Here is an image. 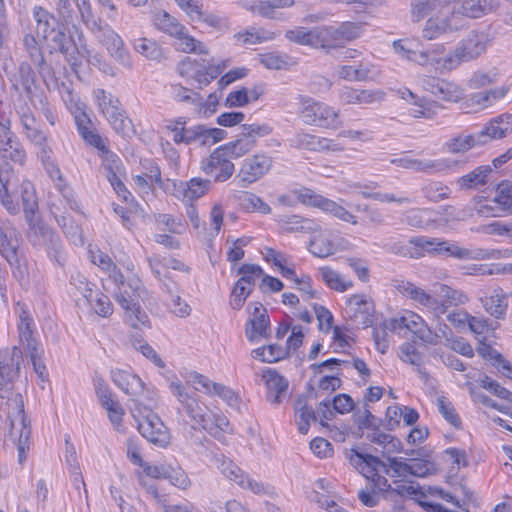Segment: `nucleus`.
<instances>
[{"instance_id":"58836bf2","label":"nucleus","mask_w":512,"mask_h":512,"mask_svg":"<svg viewBox=\"0 0 512 512\" xmlns=\"http://www.w3.org/2000/svg\"><path fill=\"white\" fill-rule=\"evenodd\" d=\"M20 250V241L16 229L9 221L0 219V255L13 257V252Z\"/></svg>"},{"instance_id":"864d4df0","label":"nucleus","mask_w":512,"mask_h":512,"mask_svg":"<svg viewBox=\"0 0 512 512\" xmlns=\"http://www.w3.org/2000/svg\"><path fill=\"white\" fill-rule=\"evenodd\" d=\"M256 146V140H250L241 132L238 138L234 141L221 145L220 147L232 158L237 159L248 152H250Z\"/></svg>"},{"instance_id":"a211bd4d","label":"nucleus","mask_w":512,"mask_h":512,"mask_svg":"<svg viewBox=\"0 0 512 512\" xmlns=\"http://www.w3.org/2000/svg\"><path fill=\"white\" fill-rule=\"evenodd\" d=\"M110 56L125 68H132V59L121 36L109 25L100 26L93 32Z\"/></svg>"},{"instance_id":"de8ad7c7","label":"nucleus","mask_w":512,"mask_h":512,"mask_svg":"<svg viewBox=\"0 0 512 512\" xmlns=\"http://www.w3.org/2000/svg\"><path fill=\"white\" fill-rule=\"evenodd\" d=\"M371 74V65L360 62L357 65H341L337 68L339 78L347 81H366Z\"/></svg>"},{"instance_id":"1a4fd4ad","label":"nucleus","mask_w":512,"mask_h":512,"mask_svg":"<svg viewBox=\"0 0 512 512\" xmlns=\"http://www.w3.org/2000/svg\"><path fill=\"white\" fill-rule=\"evenodd\" d=\"M393 49L396 54L409 61L422 66L432 65L445 70L442 68L443 60L445 59V56L442 55L446 50L444 44H433L426 50H418V44L416 41L400 39L393 42Z\"/></svg>"},{"instance_id":"e2e57ef3","label":"nucleus","mask_w":512,"mask_h":512,"mask_svg":"<svg viewBox=\"0 0 512 512\" xmlns=\"http://www.w3.org/2000/svg\"><path fill=\"white\" fill-rule=\"evenodd\" d=\"M399 357L403 362L416 366L417 371L422 377L427 376V373L421 368L423 364L422 354L418 351L414 343H403L399 347Z\"/></svg>"},{"instance_id":"aec40b11","label":"nucleus","mask_w":512,"mask_h":512,"mask_svg":"<svg viewBox=\"0 0 512 512\" xmlns=\"http://www.w3.org/2000/svg\"><path fill=\"white\" fill-rule=\"evenodd\" d=\"M477 211L482 215L492 217L512 213V182L503 181L498 184L494 198L490 201L479 202Z\"/></svg>"},{"instance_id":"6e6552de","label":"nucleus","mask_w":512,"mask_h":512,"mask_svg":"<svg viewBox=\"0 0 512 512\" xmlns=\"http://www.w3.org/2000/svg\"><path fill=\"white\" fill-rule=\"evenodd\" d=\"M15 113L23 128L26 139L38 148L37 157L40 161L53 157V149L49 145V137L36 127V118L29 106L23 100L15 103Z\"/></svg>"},{"instance_id":"4d7b16f0","label":"nucleus","mask_w":512,"mask_h":512,"mask_svg":"<svg viewBox=\"0 0 512 512\" xmlns=\"http://www.w3.org/2000/svg\"><path fill=\"white\" fill-rule=\"evenodd\" d=\"M195 12V14H191V21L193 22L203 23L206 26L216 30L228 28V19L218 13L206 10L203 11L200 8L198 10H195Z\"/></svg>"},{"instance_id":"5fc2aeb1","label":"nucleus","mask_w":512,"mask_h":512,"mask_svg":"<svg viewBox=\"0 0 512 512\" xmlns=\"http://www.w3.org/2000/svg\"><path fill=\"white\" fill-rule=\"evenodd\" d=\"M321 137L304 131H299L289 139V145L296 149L321 152Z\"/></svg>"},{"instance_id":"4468645a","label":"nucleus","mask_w":512,"mask_h":512,"mask_svg":"<svg viewBox=\"0 0 512 512\" xmlns=\"http://www.w3.org/2000/svg\"><path fill=\"white\" fill-rule=\"evenodd\" d=\"M274 164L272 156L258 152L243 160L236 175L240 187L246 188L266 176Z\"/></svg>"},{"instance_id":"f704fd0d","label":"nucleus","mask_w":512,"mask_h":512,"mask_svg":"<svg viewBox=\"0 0 512 512\" xmlns=\"http://www.w3.org/2000/svg\"><path fill=\"white\" fill-rule=\"evenodd\" d=\"M77 131L84 142L100 153L108 146V139L103 138L95 129L90 128L91 121L85 113L75 116Z\"/></svg>"},{"instance_id":"412c9836","label":"nucleus","mask_w":512,"mask_h":512,"mask_svg":"<svg viewBox=\"0 0 512 512\" xmlns=\"http://www.w3.org/2000/svg\"><path fill=\"white\" fill-rule=\"evenodd\" d=\"M22 361L23 353L17 346L0 349V387L13 385L19 377Z\"/></svg>"},{"instance_id":"a18cd8bd","label":"nucleus","mask_w":512,"mask_h":512,"mask_svg":"<svg viewBox=\"0 0 512 512\" xmlns=\"http://www.w3.org/2000/svg\"><path fill=\"white\" fill-rule=\"evenodd\" d=\"M90 260L93 264L98 266L104 273L107 274L110 280H119L121 277V270L113 262L111 257L102 252L101 250H89Z\"/></svg>"},{"instance_id":"c85d7f7f","label":"nucleus","mask_w":512,"mask_h":512,"mask_svg":"<svg viewBox=\"0 0 512 512\" xmlns=\"http://www.w3.org/2000/svg\"><path fill=\"white\" fill-rule=\"evenodd\" d=\"M276 221L282 231L286 233L300 232L310 234L320 230V225L315 220L296 214L279 215Z\"/></svg>"},{"instance_id":"bb28decb","label":"nucleus","mask_w":512,"mask_h":512,"mask_svg":"<svg viewBox=\"0 0 512 512\" xmlns=\"http://www.w3.org/2000/svg\"><path fill=\"white\" fill-rule=\"evenodd\" d=\"M391 163L405 169H410L415 172H422L427 174L443 172L450 167V163L447 159L432 160L402 157L391 160Z\"/></svg>"},{"instance_id":"c756f323","label":"nucleus","mask_w":512,"mask_h":512,"mask_svg":"<svg viewBox=\"0 0 512 512\" xmlns=\"http://www.w3.org/2000/svg\"><path fill=\"white\" fill-rule=\"evenodd\" d=\"M263 379L267 388V399L271 404L279 405L287 393L289 386L288 380L272 369L264 371Z\"/></svg>"},{"instance_id":"9b49d317","label":"nucleus","mask_w":512,"mask_h":512,"mask_svg":"<svg viewBox=\"0 0 512 512\" xmlns=\"http://www.w3.org/2000/svg\"><path fill=\"white\" fill-rule=\"evenodd\" d=\"M300 103L299 115L305 124L323 128L336 126L339 111L332 106L304 96H300Z\"/></svg>"},{"instance_id":"774afa93","label":"nucleus","mask_w":512,"mask_h":512,"mask_svg":"<svg viewBox=\"0 0 512 512\" xmlns=\"http://www.w3.org/2000/svg\"><path fill=\"white\" fill-rule=\"evenodd\" d=\"M101 158L102 165L107 172V179L112 176V174L119 175L122 169V161L110 148L107 146L100 153H98Z\"/></svg>"},{"instance_id":"f3484780","label":"nucleus","mask_w":512,"mask_h":512,"mask_svg":"<svg viewBox=\"0 0 512 512\" xmlns=\"http://www.w3.org/2000/svg\"><path fill=\"white\" fill-rule=\"evenodd\" d=\"M111 379L119 389L131 396L137 407L142 406L145 399L150 402L154 400L146 390L144 382L135 374L125 370H112Z\"/></svg>"},{"instance_id":"338daca9","label":"nucleus","mask_w":512,"mask_h":512,"mask_svg":"<svg viewBox=\"0 0 512 512\" xmlns=\"http://www.w3.org/2000/svg\"><path fill=\"white\" fill-rule=\"evenodd\" d=\"M240 205L244 210L248 212L259 211L262 214L271 213V207L259 196L250 192H244V194L240 197Z\"/></svg>"},{"instance_id":"37998d69","label":"nucleus","mask_w":512,"mask_h":512,"mask_svg":"<svg viewBox=\"0 0 512 512\" xmlns=\"http://www.w3.org/2000/svg\"><path fill=\"white\" fill-rule=\"evenodd\" d=\"M10 265L13 278L27 290L31 284V276L27 263L19 256V251L13 252V257L4 258Z\"/></svg>"},{"instance_id":"f03ea898","label":"nucleus","mask_w":512,"mask_h":512,"mask_svg":"<svg viewBox=\"0 0 512 512\" xmlns=\"http://www.w3.org/2000/svg\"><path fill=\"white\" fill-rule=\"evenodd\" d=\"M0 407L10 421V437L17 443L18 462L23 464L30 448V421L24 412L23 396L13 390V385L0 387Z\"/></svg>"},{"instance_id":"cd10ccee","label":"nucleus","mask_w":512,"mask_h":512,"mask_svg":"<svg viewBox=\"0 0 512 512\" xmlns=\"http://www.w3.org/2000/svg\"><path fill=\"white\" fill-rule=\"evenodd\" d=\"M270 330V319L267 310L258 303L252 312V317L246 323L245 334L250 342L256 341L258 338H267Z\"/></svg>"},{"instance_id":"5701e85b","label":"nucleus","mask_w":512,"mask_h":512,"mask_svg":"<svg viewBox=\"0 0 512 512\" xmlns=\"http://www.w3.org/2000/svg\"><path fill=\"white\" fill-rule=\"evenodd\" d=\"M500 6L498 0H451L452 14L477 19L495 12Z\"/></svg>"},{"instance_id":"c03bdc74","label":"nucleus","mask_w":512,"mask_h":512,"mask_svg":"<svg viewBox=\"0 0 512 512\" xmlns=\"http://www.w3.org/2000/svg\"><path fill=\"white\" fill-rule=\"evenodd\" d=\"M295 418L298 430L301 434H306L309 430L310 421L316 420V413L311 406L307 404L305 397H298L295 401Z\"/></svg>"},{"instance_id":"72a5a7b5","label":"nucleus","mask_w":512,"mask_h":512,"mask_svg":"<svg viewBox=\"0 0 512 512\" xmlns=\"http://www.w3.org/2000/svg\"><path fill=\"white\" fill-rule=\"evenodd\" d=\"M23 45L31 62L36 66L39 75L48 86L47 77L51 74L52 69L44 59L39 42L32 34L28 33L23 38Z\"/></svg>"},{"instance_id":"680f3d73","label":"nucleus","mask_w":512,"mask_h":512,"mask_svg":"<svg viewBox=\"0 0 512 512\" xmlns=\"http://www.w3.org/2000/svg\"><path fill=\"white\" fill-rule=\"evenodd\" d=\"M421 192L423 196L433 203L445 200L450 195V189L448 186L440 181H427L421 186Z\"/></svg>"},{"instance_id":"7c9ffc66","label":"nucleus","mask_w":512,"mask_h":512,"mask_svg":"<svg viewBox=\"0 0 512 512\" xmlns=\"http://www.w3.org/2000/svg\"><path fill=\"white\" fill-rule=\"evenodd\" d=\"M512 132V114L504 113L494 119L479 133L478 142L484 144L488 139H501Z\"/></svg>"},{"instance_id":"052dcab7","label":"nucleus","mask_w":512,"mask_h":512,"mask_svg":"<svg viewBox=\"0 0 512 512\" xmlns=\"http://www.w3.org/2000/svg\"><path fill=\"white\" fill-rule=\"evenodd\" d=\"M321 280L330 288L339 292H344L352 287V282L344 281L340 274L328 266L318 269Z\"/></svg>"},{"instance_id":"3c124183","label":"nucleus","mask_w":512,"mask_h":512,"mask_svg":"<svg viewBox=\"0 0 512 512\" xmlns=\"http://www.w3.org/2000/svg\"><path fill=\"white\" fill-rule=\"evenodd\" d=\"M285 38L299 45L319 48L317 28L308 30L305 27H296L285 32Z\"/></svg>"},{"instance_id":"0eeeda50","label":"nucleus","mask_w":512,"mask_h":512,"mask_svg":"<svg viewBox=\"0 0 512 512\" xmlns=\"http://www.w3.org/2000/svg\"><path fill=\"white\" fill-rule=\"evenodd\" d=\"M93 96L100 112L116 133L129 136L134 132L132 121L126 116L118 98L100 88L94 90Z\"/></svg>"},{"instance_id":"7ed1b4c3","label":"nucleus","mask_w":512,"mask_h":512,"mask_svg":"<svg viewBox=\"0 0 512 512\" xmlns=\"http://www.w3.org/2000/svg\"><path fill=\"white\" fill-rule=\"evenodd\" d=\"M489 30H471L452 53L445 55L442 68L451 71L463 62H470L483 55L493 42Z\"/></svg>"},{"instance_id":"603ef678","label":"nucleus","mask_w":512,"mask_h":512,"mask_svg":"<svg viewBox=\"0 0 512 512\" xmlns=\"http://www.w3.org/2000/svg\"><path fill=\"white\" fill-rule=\"evenodd\" d=\"M176 50L183 53L208 54V48L201 41L189 35L186 27L183 29V35L174 36Z\"/></svg>"},{"instance_id":"69168bd1","label":"nucleus","mask_w":512,"mask_h":512,"mask_svg":"<svg viewBox=\"0 0 512 512\" xmlns=\"http://www.w3.org/2000/svg\"><path fill=\"white\" fill-rule=\"evenodd\" d=\"M187 383H191L195 386L197 391H200L208 396H215V390H217L220 383L214 382L209 379L207 376L198 373L196 371H192L187 376Z\"/></svg>"},{"instance_id":"6e6d98bb","label":"nucleus","mask_w":512,"mask_h":512,"mask_svg":"<svg viewBox=\"0 0 512 512\" xmlns=\"http://www.w3.org/2000/svg\"><path fill=\"white\" fill-rule=\"evenodd\" d=\"M317 36L319 48L330 49L345 42L339 26L317 27Z\"/></svg>"},{"instance_id":"2eb2a0df","label":"nucleus","mask_w":512,"mask_h":512,"mask_svg":"<svg viewBox=\"0 0 512 512\" xmlns=\"http://www.w3.org/2000/svg\"><path fill=\"white\" fill-rule=\"evenodd\" d=\"M12 88L17 92V97L13 99V110L15 111V103L18 100H23L28 104V101H33L35 96L40 94L39 86L36 83V75L31 65L28 62H21L17 71L13 74Z\"/></svg>"},{"instance_id":"e433bc0d","label":"nucleus","mask_w":512,"mask_h":512,"mask_svg":"<svg viewBox=\"0 0 512 512\" xmlns=\"http://www.w3.org/2000/svg\"><path fill=\"white\" fill-rule=\"evenodd\" d=\"M406 329L423 343L430 345H436L438 343L439 336L431 330L420 315L410 310H407Z\"/></svg>"},{"instance_id":"6ab92c4d","label":"nucleus","mask_w":512,"mask_h":512,"mask_svg":"<svg viewBox=\"0 0 512 512\" xmlns=\"http://www.w3.org/2000/svg\"><path fill=\"white\" fill-rule=\"evenodd\" d=\"M0 156L16 164L24 165L27 153L10 127V120L0 116Z\"/></svg>"},{"instance_id":"a19ab883","label":"nucleus","mask_w":512,"mask_h":512,"mask_svg":"<svg viewBox=\"0 0 512 512\" xmlns=\"http://www.w3.org/2000/svg\"><path fill=\"white\" fill-rule=\"evenodd\" d=\"M33 17L36 22V33L43 39H47L58 27V20L53 14L41 6L33 9Z\"/></svg>"},{"instance_id":"13d9d810","label":"nucleus","mask_w":512,"mask_h":512,"mask_svg":"<svg viewBox=\"0 0 512 512\" xmlns=\"http://www.w3.org/2000/svg\"><path fill=\"white\" fill-rule=\"evenodd\" d=\"M277 33L265 29H248L243 33H237L234 38L244 45L260 44L272 41L276 38Z\"/></svg>"},{"instance_id":"ea45409f","label":"nucleus","mask_w":512,"mask_h":512,"mask_svg":"<svg viewBox=\"0 0 512 512\" xmlns=\"http://www.w3.org/2000/svg\"><path fill=\"white\" fill-rule=\"evenodd\" d=\"M450 6L451 0H412L411 17L414 22H419L432 12H440Z\"/></svg>"},{"instance_id":"9d476101","label":"nucleus","mask_w":512,"mask_h":512,"mask_svg":"<svg viewBox=\"0 0 512 512\" xmlns=\"http://www.w3.org/2000/svg\"><path fill=\"white\" fill-rule=\"evenodd\" d=\"M138 416L137 428L140 434L150 443L159 447H166L170 442V433L160 417L146 406L136 407Z\"/></svg>"},{"instance_id":"ddd939ff","label":"nucleus","mask_w":512,"mask_h":512,"mask_svg":"<svg viewBox=\"0 0 512 512\" xmlns=\"http://www.w3.org/2000/svg\"><path fill=\"white\" fill-rule=\"evenodd\" d=\"M30 229L33 234L29 237L33 245L42 244L49 259L63 267L67 261V253L59 234L42 223H37Z\"/></svg>"},{"instance_id":"39448f33","label":"nucleus","mask_w":512,"mask_h":512,"mask_svg":"<svg viewBox=\"0 0 512 512\" xmlns=\"http://www.w3.org/2000/svg\"><path fill=\"white\" fill-rule=\"evenodd\" d=\"M349 463L357 469L369 483V487L377 493H383L385 497L389 494L391 485L386 477L379 473L383 471L390 476V469L379 457L363 453L357 449H351L346 453Z\"/></svg>"},{"instance_id":"f257e3e1","label":"nucleus","mask_w":512,"mask_h":512,"mask_svg":"<svg viewBox=\"0 0 512 512\" xmlns=\"http://www.w3.org/2000/svg\"><path fill=\"white\" fill-rule=\"evenodd\" d=\"M393 287L415 305L424 307L437 318L445 314L450 306L465 304L468 301V296L462 291L445 284L440 285L439 292L442 299H438L420 286L407 280L396 279L393 281Z\"/></svg>"},{"instance_id":"c9c22d12","label":"nucleus","mask_w":512,"mask_h":512,"mask_svg":"<svg viewBox=\"0 0 512 512\" xmlns=\"http://www.w3.org/2000/svg\"><path fill=\"white\" fill-rule=\"evenodd\" d=\"M409 243L413 245L412 249L402 248L399 253L402 256H409L411 258H420L424 256L425 252L442 254L439 248H442L443 241L438 238H429L426 236H417L409 240Z\"/></svg>"},{"instance_id":"b1692460","label":"nucleus","mask_w":512,"mask_h":512,"mask_svg":"<svg viewBox=\"0 0 512 512\" xmlns=\"http://www.w3.org/2000/svg\"><path fill=\"white\" fill-rule=\"evenodd\" d=\"M172 187L173 196L182 201H193L208 193L211 181L198 177L191 178L189 181L173 180Z\"/></svg>"},{"instance_id":"09e8293b","label":"nucleus","mask_w":512,"mask_h":512,"mask_svg":"<svg viewBox=\"0 0 512 512\" xmlns=\"http://www.w3.org/2000/svg\"><path fill=\"white\" fill-rule=\"evenodd\" d=\"M449 31H451V25L448 16H434L425 22L422 36L427 40H433Z\"/></svg>"},{"instance_id":"20e7f679","label":"nucleus","mask_w":512,"mask_h":512,"mask_svg":"<svg viewBox=\"0 0 512 512\" xmlns=\"http://www.w3.org/2000/svg\"><path fill=\"white\" fill-rule=\"evenodd\" d=\"M115 286V300L126 311L127 321L133 328H139L140 325H148V315L139 305V290L141 281L136 278L125 280L121 273L119 280H111Z\"/></svg>"},{"instance_id":"473e14b6","label":"nucleus","mask_w":512,"mask_h":512,"mask_svg":"<svg viewBox=\"0 0 512 512\" xmlns=\"http://www.w3.org/2000/svg\"><path fill=\"white\" fill-rule=\"evenodd\" d=\"M385 93L381 90L355 89L344 87L339 92L340 100L345 104H372L384 99Z\"/></svg>"},{"instance_id":"49530a36","label":"nucleus","mask_w":512,"mask_h":512,"mask_svg":"<svg viewBox=\"0 0 512 512\" xmlns=\"http://www.w3.org/2000/svg\"><path fill=\"white\" fill-rule=\"evenodd\" d=\"M492 172L489 165L476 167L473 171L461 176L457 184L461 189H473L487 183V177Z\"/></svg>"},{"instance_id":"393cba45","label":"nucleus","mask_w":512,"mask_h":512,"mask_svg":"<svg viewBox=\"0 0 512 512\" xmlns=\"http://www.w3.org/2000/svg\"><path fill=\"white\" fill-rule=\"evenodd\" d=\"M221 472L229 480L236 482L239 486L244 489H248L251 492L261 495L268 493V486L264 483L249 478L244 472L231 460H224L220 466Z\"/></svg>"},{"instance_id":"4be33fe9","label":"nucleus","mask_w":512,"mask_h":512,"mask_svg":"<svg viewBox=\"0 0 512 512\" xmlns=\"http://www.w3.org/2000/svg\"><path fill=\"white\" fill-rule=\"evenodd\" d=\"M15 313L18 318L17 329L22 346L26 351L41 347L35 337L36 327L27 305L17 302Z\"/></svg>"},{"instance_id":"4c0bfd02","label":"nucleus","mask_w":512,"mask_h":512,"mask_svg":"<svg viewBox=\"0 0 512 512\" xmlns=\"http://www.w3.org/2000/svg\"><path fill=\"white\" fill-rule=\"evenodd\" d=\"M480 300L485 311L491 316L496 319H503L505 317L508 300L502 288L496 287L492 289L489 295L482 297Z\"/></svg>"},{"instance_id":"bf43d9fd","label":"nucleus","mask_w":512,"mask_h":512,"mask_svg":"<svg viewBox=\"0 0 512 512\" xmlns=\"http://www.w3.org/2000/svg\"><path fill=\"white\" fill-rule=\"evenodd\" d=\"M134 49L149 60L161 61L164 58L162 47L152 39L139 38L135 40Z\"/></svg>"},{"instance_id":"0e129e2a","label":"nucleus","mask_w":512,"mask_h":512,"mask_svg":"<svg viewBox=\"0 0 512 512\" xmlns=\"http://www.w3.org/2000/svg\"><path fill=\"white\" fill-rule=\"evenodd\" d=\"M201 428L214 437H217L222 432H230L232 430L228 418L222 413H215L212 410L208 416L207 424L202 425Z\"/></svg>"},{"instance_id":"8fccbe9b","label":"nucleus","mask_w":512,"mask_h":512,"mask_svg":"<svg viewBox=\"0 0 512 512\" xmlns=\"http://www.w3.org/2000/svg\"><path fill=\"white\" fill-rule=\"evenodd\" d=\"M442 248H439L442 251V254H448L454 258L460 260H477L484 259L487 256L485 250L475 249L470 250L467 248L459 247L458 245L452 244L448 241H443Z\"/></svg>"},{"instance_id":"dca6fc26","label":"nucleus","mask_w":512,"mask_h":512,"mask_svg":"<svg viewBox=\"0 0 512 512\" xmlns=\"http://www.w3.org/2000/svg\"><path fill=\"white\" fill-rule=\"evenodd\" d=\"M203 172L211 176L216 183L229 180L234 172L235 165L232 158L219 146L206 159L201 162Z\"/></svg>"},{"instance_id":"2f4dec72","label":"nucleus","mask_w":512,"mask_h":512,"mask_svg":"<svg viewBox=\"0 0 512 512\" xmlns=\"http://www.w3.org/2000/svg\"><path fill=\"white\" fill-rule=\"evenodd\" d=\"M16 193L22 201L23 211L29 226L37 224L35 214L38 210V200L34 185L30 181L24 180L16 189Z\"/></svg>"},{"instance_id":"79ce46f5","label":"nucleus","mask_w":512,"mask_h":512,"mask_svg":"<svg viewBox=\"0 0 512 512\" xmlns=\"http://www.w3.org/2000/svg\"><path fill=\"white\" fill-rule=\"evenodd\" d=\"M153 23L159 31L171 37L183 35V29L185 26L181 24L177 18L164 10L158 11L154 14Z\"/></svg>"},{"instance_id":"f8f14e48","label":"nucleus","mask_w":512,"mask_h":512,"mask_svg":"<svg viewBox=\"0 0 512 512\" xmlns=\"http://www.w3.org/2000/svg\"><path fill=\"white\" fill-rule=\"evenodd\" d=\"M294 194L297 196L300 203L305 206L318 208L325 213L333 215L341 221L348 222L353 225L358 223L357 217L350 213L346 208L331 199L317 194L310 188H299L294 191Z\"/></svg>"},{"instance_id":"423d86ee","label":"nucleus","mask_w":512,"mask_h":512,"mask_svg":"<svg viewBox=\"0 0 512 512\" xmlns=\"http://www.w3.org/2000/svg\"><path fill=\"white\" fill-rule=\"evenodd\" d=\"M169 388L178 401L179 414H185L193 424L199 427L207 424L211 409L195 392L188 391V388L179 380L172 381Z\"/></svg>"},{"instance_id":"a878e982","label":"nucleus","mask_w":512,"mask_h":512,"mask_svg":"<svg viewBox=\"0 0 512 512\" xmlns=\"http://www.w3.org/2000/svg\"><path fill=\"white\" fill-rule=\"evenodd\" d=\"M295 0H258V1H241L239 5L252 13L267 19H281V13L278 9L290 8L294 6Z\"/></svg>"}]
</instances>
